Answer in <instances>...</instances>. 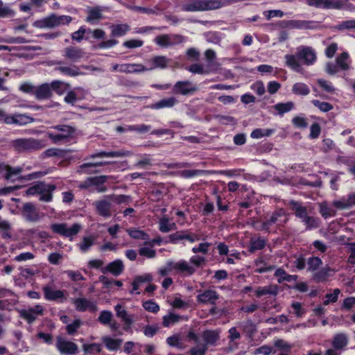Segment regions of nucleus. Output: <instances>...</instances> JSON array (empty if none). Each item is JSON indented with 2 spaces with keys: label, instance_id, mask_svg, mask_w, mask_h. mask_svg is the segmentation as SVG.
<instances>
[{
  "label": "nucleus",
  "instance_id": "8fccbe9b",
  "mask_svg": "<svg viewBox=\"0 0 355 355\" xmlns=\"http://www.w3.org/2000/svg\"><path fill=\"white\" fill-rule=\"evenodd\" d=\"M319 207L320 213L324 218L332 217L336 215V211L330 207L327 202L320 203Z\"/></svg>",
  "mask_w": 355,
  "mask_h": 355
},
{
  "label": "nucleus",
  "instance_id": "7c9ffc66",
  "mask_svg": "<svg viewBox=\"0 0 355 355\" xmlns=\"http://www.w3.org/2000/svg\"><path fill=\"white\" fill-rule=\"evenodd\" d=\"M56 187L54 184H46L43 182V187H41L40 200L44 202H50L53 199V192L55 190Z\"/></svg>",
  "mask_w": 355,
  "mask_h": 355
},
{
  "label": "nucleus",
  "instance_id": "20e7f679",
  "mask_svg": "<svg viewBox=\"0 0 355 355\" xmlns=\"http://www.w3.org/2000/svg\"><path fill=\"white\" fill-rule=\"evenodd\" d=\"M51 229L53 232L72 240L80 232L82 226L79 223H73L71 225L67 223H53L51 225Z\"/></svg>",
  "mask_w": 355,
  "mask_h": 355
},
{
  "label": "nucleus",
  "instance_id": "473e14b6",
  "mask_svg": "<svg viewBox=\"0 0 355 355\" xmlns=\"http://www.w3.org/2000/svg\"><path fill=\"white\" fill-rule=\"evenodd\" d=\"M152 280L153 276L149 273L135 277L132 284V288L130 293L133 294L134 292L137 291L142 284L145 283H149L152 282Z\"/></svg>",
  "mask_w": 355,
  "mask_h": 355
},
{
  "label": "nucleus",
  "instance_id": "c03bdc74",
  "mask_svg": "<svg viewBox=\"0 0 355 355\" xmlns=\"http://www.w3.org/2000/svg\"><path fill=\"white\" fill-rule=\"evenodd\" d=\"M103 341L107 349L110 351L117 350L122 343L121 339H114L108 336L103 338Z\"/></svg>",
  "mask_w": 355,
  "mask_h": 355
},
{
  "label": "nucleus",
  "instance_id": "a18cd8bd",
  "mask_svg": "<svg viewBox=\"0 0 355 355\" xmlns=\"http://www.w3.org/2000/svg\"><path fill=\"white\" fill-rule=\"evenodd\" d=\"M55 69L69 76H76L81 73L80 69L76 66H60Z\"/></svg>",
  "mask_w": 355,
  "mask_h": 355
},
{
  "label": "nucleus",
  "instance_id": "0eeeda50",
  "mask_svg": "<svg viewBox=\"0 0 355 355\" xmlns=\"http://www.w3.org/2000/svg\"><path fill=\"white\" fill-rule=\"evenodd\" d=\"M310 6L323 9H341L346 5L345 0H306Z\"/></svg>",
  "mask_w": 355,
  "mask_h": 355
},
{
  "label": "nucleus",
  "instance_id": "79ce46f5",
  "mask_svg": "<svg viewBox=\"0 0 355 355\" xmlns=\"http://www.w3.org/2000/svg\"><path fill=\"white\" fill-rule=\"evenodd\" d=\"M96 237L91 235L83 238L82 241L78 245L82 252H86L94 244Z\"/></svg>",
  "mask_w": 355,
  "mask_h": 355
},
{
  "label": "nucleus",
  "instance_id": "cd10ccee",
  "mask_svg": "<svg viewBox=\"0 0 355 355\" xmlns=\"http://www.w3.org/2000/svg\"><path fill=\"white\" fill-rule=\"evenodd\" d=\"M290 208L295 212V215L300 219H303L308 216L307 208L304 207L302 202L295 200H291L288 202Z\"/></svg>",
  "mask_w": 355,
  "mask_h": 355
},
{
  "label": "nucleus",
  "instance_id": "aec40b11",
  "mask_svg": "<svg viewBox=\"0 0 355 355\" xmlns=\"http://www.w3.org/2000/svg\"><path fill=\"white\" fill-rule=\"evenodd\" d=\"M175 270L183 274L186 276L192 275L196 270V268L191 265L190 262L185 260H180L178 261H173L172 265Z\"/></svg>",
  "mask_w": 355,
  "mask_h": 355
},
{
  "label": "nucleus",
  "instance_id": "4468645a",
  "mask_svg": "<svg viewBox=\"0 0 355 355\" xmlns=\"http://www.w3.org/2000/svg\"><path fill=\"white\" fill-rule=\"evenodd\" d=\"M21 215L29 222H37L42 217V214L38 211L35 206L31 202H26L23 205Z\"/></svg>",
  "mask_w": 355,
  "mask_h": 355
},
{
  "label": "nucleus",
  "instance_id": "09e8293b",
  "mask_svg": "<svg viewBox=\"0 0 355 355\" xmlns=\"http://www.w3.org/2000/svg\"><path fill=\"white\" fill-rule=\"evenodd\" d=\"M130 30V26L126 24H116L111 26L112 35L115 37L123 36Z\"/></svg>",
  "mask_w": 355,
  "mask_h": 355
},
{
  "label": "nucleus",
  "instance_id": "e2e57ef3",
  "mask_svg": "<svg viewBox=\"0 0 355 355\" xmlns=\"http://www.w3.org/2000/svg\"><path fill=\"white\" fill-rule=\"evenodd\" d=\"M127 232L132 238L135 239L146 240L148 238L146 233L137 229H129Z\"/></svg>",
  "mask_w": 355,
  "mask_h": 355
},
{
  "label": "nucleus",
  "instance_id": "2eb2a0df",
  "mask_svg": "<svg viewBox=\"0 0 355 355\" xmlns=\"http://www.w3.org/2000/svg\"><path fill=\"white\" fill-rule=\"evenodd\" d=\"M170 60L164 55H156L146 60V69L153 71L157 69H164L168 67Z\"/></svg>",
  "mask_w": 355,
  "mask_h": 355
},
{
  "label": "nucleus",
  "instance_id": "6e6552de",
  "mask_svg": "<svg viewBox=\"0 0 355 355\" xmlns=\"http://www.w3.org/2000/svg\"><path fill=\"white\" fill-rule=\"evenodd\" d=\"M112 71L125 73H139L146 71V69L142 64L123 63L112 64Z\"/></svg>",
  "mask_w": 355,
  "mask_h": 355
},
{
  "label": "nucleus",
  "instance_id": "1a4fd4ad",
  "mask_svg": "<svg viewBox=\"0 0 355 355\" xmlns=\"http://www.w3.org/2000/svg\"><path fill=\"white\" fill-rule=\"evenodd\" d=\"M55 347L60 354L65 355L76 354L78 350V347L76 343L61 336L56 338Z\"/></svg>",
  "mask_w": 355,
  "mask_h": 355
},
{
  "label": "nucleus",
  "instance_id": "9b49d317",
  "mask_svg": "<svg viewBox=\"0 0 355 355\" xmlns=\"http://www.w3.org/2000/svg\"><path fill=\"white\" fill-rule=\"evenodd\" d=\"M288 220V216L283 209H279L275 211L270 217L266 220V223L269 229L272 225H276L278 227H282Z\"/></svg>",
  "mask_w": 355,
  "mask_h": 355
},
{
  "label": "nucleus",
  "instance_id": "c85d7f7f",
  "mask_svg": "<svg viewBox=\"0 0 355 355\" xmlns=\"http://www.w3.org/2000/svg\"><path fill=\"white\" fill-rule=\"evenodd\" d=\"M129 9L148 15H157L160 12L164 10L159 5H156L153 8H146L137 6H128Z\"/></svg>",
  "mask_w": 355,
  "mask_h": 355
},
{
  "label": "nucleus",
  "instance_id": "6ab92c4d",
  "mask_svg": "<svg viewBox=\"0 0 355 355\" xmlns=\"http://www.w3.org/2000/svg\"><path fill=\"white\" fill-rule=\"evenodd\" d=\"M221 331L220 329L205 330L202 333V338L204 341L203 345L208 346H216L220 339Z\"/></svg>",
  "mask_w": 355,
  "mask_h": 355
},
{
  "label": "nucleus",
  "instance_id": "4d7b16f0",
  "mask_svg": "<svg viewBox=\"0 0 355 355\" xmlns=\"http://www.w3.org/2000/svg\"><path fill=\"white\" fill-rule=\"evenodd\" d=\"M187 70L195 74H208L210 72L209 67L205 69L202 65L198 63L192 64Z\"/></svg>",
  "mask_w": 355,
  "mask_h": 355
},
{
  "label": "nucleus",
  "instance_id": "412c9836",
  "mask_svg": "<svg viewBox=\"0 0 355 355\" xmlns=\"http://www.w3.org/2000/svg\"><path fill=\"white\" fill-rule=\"evenodd\" d=\"M349 336L346 333L340 332L334 335L331 340V345L333 347L343 352L349 344Z\"/></svg>",
  "mask_w": 355,
  "mask_h": 355
},
{
  "label": "nucleus",
  "instance_id": "2f4dec72",
  "mask_svg": "<svg viewBox=\"0 0 355 355\" xmlns=\"http://www.w3.org/2000/svg\"><path fill=\"white\" fill-rule=\"evenodd\" d=\"M36 98L39 100L47 99L51 97L52 92L51 85L44 83L39 86L34 91Z\"/></svg>",
  "mask_w": 355,
  "mask_h": 355
},
{
  "label": "nucleus",
  "instance_id": "49530a36",
  "mask_svg": "<svg viewBox=\"0 0 355 355\" xmlns=\"http://www.w3.org/2000/svg\"><path fill=\"white\" fill-rule=\"evenodd\" d=\"M182 10L186 12H202L203 11L202 0H196L182 6Z\"/></svg>",
  "mask_w": 355,
  "mask_h": 355
},
{
  "label": "nucleus",
  "instance_id": "bb28decb",
  "mask_svg": "<svg viewBox=\"0 0 355 355\" xmlns=\"http://www.w3.org/2000/svg\"><path fill=\"white\" fill-rule=\"evenodd\" d=\"M124 270V266L123 261L120 259H116L108 263L105 268L102 269L103 272H110L114 276L120 275Z\"/></svg>",
  "mask_w": 355,
  "mask_h": 355
},
{
  "label": "nucleus",
  "instance_id": "393cba45",
  "mask_svg": "<svg viewBox=\"0 0 355 355\" xmlns=\"http://www.w3.org/2000/svg\"><path fill=\"white\" fill-rule=\"evenodd\" d=\"M71 152L72 150L69 149L51 148L46 150L42 153V155L44 157H56L63 159H71V157L69 156V154Z\"/></svg>",
  "mask_w": 355,
  "mask_h": 355
},
{
  "label": "nucleus",
  "instance_id": "7ed1b4c3",
  "mask_svg": "<svg viewBox=\"0 0 355 355\" xmlns=\"http://www.w3.org/2000/svg\"><path fill=\"white\" fill-rule=\"evenodd\" d=\"M72 20L69 15L52 14L34 22L33 26L39 28H53L60 25L69 24Z\"/></svg>",
  "mask_w": 355,
  "mask_h": 355
},
{
  "label": "nucleus",
  "instance_id": "f3484780",
  "mask_svg": "<svg viewBox=\"0 0 355 355\" xmlns=\"http://www.w3.org/2000/svg\"><path fill=\"white\" fill-rule=\"evenodd\" d=\"M94 205L96 207L97 213L105 218H108L112 215V204L110 199L106 198L94 202Z\"/></svg>",
  "mask_w": 355,
  "mask_h": 355
},
{
  "label": "nucleus",
  "instance_id": "ea45409f",
  "mask_svg": "<svg viewBox=\"0 0 355 355\" xmlns=\"http://www.w3.org/2000/svg\"><path fill=\"white\" fill-rule=\"evenodd\" d=\"M266 241L263 237L252 238L250 241L249 251L254 252L265 248Z\"/></svg>",
  "mask_w": 355,
  "mask_h": 355
},
{
  "label": "nucleus",
  "instance_id": "0e129e2a",
  "mask_svg": "<svg viewBox=\"0 0 355 355\" xmlns=\"http://www.w3.org/2000/svg\"><path fill=\"white\" fill-rule=\"evenodd\" d=\"M151 156L150 155L144 154L141 155V158L138 160L135 166L138 168H145L147 166H151Z\"/></svg>",
  "mask_w": 355,
  "mask_h": 355
},
{
  "label": "nucleus",
  "instance_id": "a878e982",
  "mask_svg": "<svg viewBox=\"0 0 355 355\" xmlns=\"http://www.w3.org/2000/svg\"><path fill=\"white\" fill-rule=\"evenodd\" d=\"M64 55L72 62H77L85 56V52L80 48L69 46L64 49Z\"/></svg>",
  "mask_w": 355,
  "mask_h": 355
},
{
  "label": "nucleus",
  "instance_id": "a211bd4d",
  "mask_svg": "<svg viewBox=\"0 0 355 355\" xmlns=\"http://www.w3.org/2000/svg\"><path fill=\"white\" fill-rule=\"evenodd\" d=\"M238 0H202L203 11L219 9L232 3Z\"/></svg>",
  "mask_w": 355,
  "mask_h": 355
},
{
  "label": "nucleus",
  "instance_id": "bf43d9fd",
  "mask_svg": "<svg viewBox=\"0 0 355 355\" xmlns=\"http://www.w3.org/2000/svg\"><path fill=\"white\" fill-rule=\"evenodd\" d=\"M340 293V290L339 288H335L332 293H327L325 295V300L323 302L324 305H328L330 303H335L337 302L338 295Z\"/></svg>",
  "mask_w": 355,
  "mask_h": 355
},
{
  "label": "nucleus",
  "instance_id": "13d9d810",
  "mask_svg": "<svg viewBox=\"0 0 355 355\" xmlns=\"http://www.w3.org/2000/svg\"><path fill=\"white\" fill-rule=\"evenodd\" d=\"M304 225L306 226L307 230H311L317 228L318 227V220L316 218L306 216L305 218L301 220Z\"/></svg>",
  "mask_w": 355,
  "mask_h": 355
},
{
  "label": "nucleus",
  "instance_id": "37998d69",
  "mask_svg": "<svg viewBox=\"0 0 355 355\" xmlns=\"http://www.w3.org/2000/svg\"><path fill=\"white\" fill-rule=\"evenodd\" d=\"M102 18L101 10L98 8H94L89 10L86 21L91 24H96Z\"/></svg>",
  "mask_w": 355,
  "mask_h": 355
},
{
  "label": "nucleus",
  "instance_id": "39448f33",
  "mask_svg": "<svg viewBox=\"0 0 355 355\" xmlns=\"http://www.w3.org/2000/svg\"><path fill=\"white\" fill-rule=\"evenodd\" d=\"M15 148L18 150H40L44 147V143L34 138L18 139L13 141Z\"/></svg>",
  "mask_w": 355,
  "mask_h": 355
},
{
  "label": "nucleus",
  "instance_id": "4be33fe9",
  "mask_svg": "<svg viewBox=\"0 0 355 355\" xmlns=\"http://www.w3.org/2000/svg\"><path fill=\"white\" fill-rule=\"evenodd\" d=\"M196 298L199 303L215 304L216 300L219 298V295L214 290H205L202 293L198 295Z\"/></svg>",
  "mask_w": 355,
  "mask_h": 355
},
{
  "label": "nucleus",
  "instance_id": "f8f14e48",
  "mask_svg": "<svg viewBox=\"0 0 355 355\" xmlns=\"http://www.w3.org/2000/svg\"><path fill=\"white\" fill-rule=\"evenodd\" d=\"M44 298L49 301H59L63 302L66 300L65 291L55 290L51 285H46L42 288Z\"/></svg>",
  "mask_w": 355,
  "mask_h": 355
},
{
  "label": "nucleus",
  "instance_id": "e433bc0d",
  "mask_svg": "<svg viewBox=\"0 0 355 355\" xmlns=\"http://www.w3.org/2000/svg\"><path fill=\"white\" fill-rule=\"evenodd\" d=\"M50 85L51 90L55 91L58 95H62L71 87V85L69 83L60 80H54Z\"/></svg>",
  "mask_w": 355,
  "mask_h": 355
},
{
  "label": "nucleus",
  "instance_id": "774afa93",
  "mask_svg": "<svg viewBox=\"0 0 355 355\" xmlns=\"http://www.w3.org/2000/svg\"><path fill=\"white\" fill-rule=\"evenodd\" d=\"M208 348L206 345L200 344L195 347H193L190 349L191 355H205Z\"/></svg>",
  "mask_w": 355,
  "mask_h": 355
},
{
  "label": "nucleus",
  "instance_id": "680f3d73",
  "mask_svg": "<svg viewBox=\"0 0 355 355\" xmlns=\"http://www.w3.org/2000/svg\"><path fill=\"white\" fill-rule=\"evenodd\" d=\"M151 129V126L146 124L132 125L127 127L128 131H135L141 134H144Z\"/></svg>",
  "mask_w": 355,
  "mask_h": 355
},
{
  "label": "nucleus",
  "instance_id": "603ef678",
  "mask_svg": "<svg viewBox=\"0 0 355 355\" xmlns=\"http://www.w3.org/2000/svg\"><path fill=\"white\" fill-rule=\"evenodd\" d=\"M181 318L182 316H180V315L170 313L169 314L166 315L163 317V326L165 327H168L170 325L178 322Z\"/></svg>",
  "mask_w": 355,
  "mask_h": 355
},
{
  "label": "nucleus",
  "instance_id": "f03ea898",
  "mask_svg": "<svg viewBox=\"0 0 355 355\" xmlns=\"http://www.w3.org/2000/svg\"><path fill=\"white\" fill-rule=\"evenodd\" d=\"M52 130L48 131L47 137L53 144L67 141L73 137L76 129L68 125H57L51 128Z\"/></svg>",
  "mask_w": 355,
  "mask_h": 355
},
{
  "label": "nucleus",
  "instance_id": "3c124183",
  "mask_svg": "<svg viewBox=\"0 0 355 355\" xmlns=\"http://www.w3.org/2000/svg\"><path fill=\"white\" fill-rule=\"evenodd\" d=\"M292 92L296 95L306 96L309 94L310 89L305 83H297L293 85Z\"/></svg>",
  "mask_w": 355,
  "mask_h": 355
},
{
  "label": "nucleus",
  "instance_id": "69168bd1",
  "mask_svg": "<svg viewBox=\"0 0 355 355\" xmlns=\"http://www.w3.org/2000/svg\"><path fill=\"white\" fill-rule=\"evenodd\" d=\"M322 260L316 257H312L309 259L307 264H308V270L314 271L318 270L320 266L322 265Z\"/></svg>",
  "mask_w": 355,
  "mask_h": 355
},
{
  "label": "nucleus",
  "instance_id": "c756f323",
  "mask_svg": "<svg viewBox=\"0 0 355 355\" xmlns=\"http://www.w3.org/2000/svg\"><path fill=\"white\" fill-rule=\"evenodd\" d=\"M108 179V176L107 175H100L96 177H89L87 178L80 185V187L83 189H88L92 186H100V184H103Z\"/></svg>",
  "mask_w": 355,
  "mask_h": 355
},
{
  "label": "nucleus",
  "instance_id": "a19ab883",
  "mask_svg": "<svg viewBox=\"0 0 355 355\" xmlns=\"http://www.w3.org/2000/svg\"><path fill=\"white\" fill-rule=\"evenodd\" d=\"M176 225L175 223H171L169 219L166 216H164L159 219V230L162 232H168L176 229Z\"/></svg>",
  "mask_w": 355,
  "mask_h": 355
},
{
  "label": "nucleus",
  "instance_id": "c9c22d12",
  "mask_svg": "<svg viewBox=\"0 0 355 355\" xmlns=\"http://www.w3.org/2000/svg\"><path fill=\"white\" fill-rule=\"evenodd\" d=\"M214 171L207 170H184L179 173V175L184 178H191L195 176L207 175L214 174Z\"/></svg>",
  "mask_w": 355,
  "mask_h": 355
},
{
  "label": "nucleus",
  "instance_id": "b1692460",
  "mask_svg": "<svg viewBox=\"0 0 355 355\" xmlns=\"http://www.w3.org/2000/svg\"><path fill=\"white\" fill-rule=\"evenodd\" d=\"M114 310L116 311V315L118 318H121L125 324V330H127L128 328H130V326L134 323L133 316L129 315L128 312L123 309L122 306L119 304H116L114 306Z\"/></svg>",
  "mask_w": 355,
  "mask_h": 355
},
{
  "label": "nucleus",
  "instance_id": "de8ad7c7",
  "mask_svg": "<svg viewBox=\"0 0 355 355\" xmlns=\"http://www.w3.org/2000/svg\"><path fill=\"white\" fill-rule=\"evenodd\" d=\"M109 164L107 162H88L80 165L77 169L78 173H91L92 172L88 170L91 167L102 166Z\"/></svg>",
  "mask_w": 355,
  "mask_h": 355
},
{
  "label": "nucleus",
  "instance_id": "6e6d98bb",
  "mask_svg": "<svg viewBox=\"0 0 355 355\" xmlns=\"http://www.w3.org/2000/svg\"><path fill=\"white\" fill-rule=\"evenodd\" d=\"M15 11L11 8L0 0V18L11 17L15 15Z\"/></svg>",
  "mask_w": 355,
  "mask_h": 355
},
{
  "label": "nucleus",
  "instance_id": "9d476101",
  "mask_svg": "<svg viewBox=\"0 0 355 355\" xmlns=\"http://www.w3.org/2000/svg\"><path fill=\"white\" fill-rule=\"evenodd\" d=\"M198 87L189 80L178 81L173 87V92L184 96L193 94Z\"/></svg>",
  "mask_w": 355,
  "mask_h": 355
},
{
  "label": "nucleus",
  "instance_id": "5701e85b",
  "mask_svg": "<svg viewBox=\"0 0 355 355\" xmlns=\"http://www.w3.org/2000/svg\"><path fill=\"white\" fill-rule=\"evenodd\" d=\"M132 155V153L128 150H121L116 151H100L90 155V157L95 159L97 157H124Z\"/></svg>",
  "mask_w": 355,
  "mask_h": 355
},
{
  "label": "nucleus",
  "instance_id": "052dcab7",
  "mask_svg": "<svg viewBox=\"0 0 355 355\" xmlns=\"http://www.w3.org/2000/svg\"><path fill=\"white\" fill-rule=\"evenodd\" d=\"M76 90L80 91L82 90L81 87H76L74 90L69 91L66 95V96L64 98V101L66 103L71 104L73 105L78 100L77 97V93L76 92Z\"/></svg>",
  "mask_w": 355,
  "mask_h": 355
},
{
  "label": "nucleus",
  "instance_id": "423d86ee",
  "mask_svg": "<svg viewBox=\"0 0 355 355\" xmlns=\"http://www.w3.org/2000/svg\"><path fill=\"white\" fill-rule=\"evenodd\" d=\"M44 313V308L40 304H36L33 307H28L19 311V315L28 324L34 322L40 316H42Z\"/></svg>",
  "mask_w": 355,
  "mask_h": 355
},
{
  "label": "nucleus",
  "instance_id": "f257e3e1",
  "mask_svg": "<svg viewBox=\"0 0 355 355\" xmlns=\"http://www.w3.org/2000/svg\"><path fill=\"white\" fill-rule=\"evenodd\" d=\"M286 64L292 70L300 72L302 65L300 62L305 65H313L316 60L317 55L314 49L309 46H300L296 49L295 55L286 54L284 56Z\"/></svg>",
  "mask_w": 355,
  "mask_h": 355
},
{
  "label": "nucleus",
  "instance_id": "f704fd0d",
  "mask_svg": "<svg viewBox=\"0 0 355 355\" xmlns=\"http://www.w3.org/2000/svg\"><path fill=\"white\" fill-rule=\"evenodd\" d=\"M336 63L340 70H349L351 65L349 54L347 52H343L336 58Z\"/></svg>",
  "mask_w": 355,
  "mask_h": 355
},
{
  "label": "nucleus",
  "instance_id": "ddd939ff",
  "mask_svg": "<svg viewBox=\"0 0 355 355\" xmlns=\"http://www.w3.org/2000/svg\"><path fill=\"white\" fill-rule=\"evenodd\" d=\"M35 119L27 114L16 113L5 116L4 123L8 125H25L34 122Z\"/></svg>",
  "mask_w": 355,
  "mask_h": 355
},
{
  "label": "nucleus",
  "instance_id": "338daca9",
  "mask_svg": "<svg viewBox=\"0 0 355 355\" xmlns=\"http://www.w3.org/2000/svg\"><path fill=\"white\" fill-rule=\"evenodd\" d=\"M107 199H110L111 202H116V204H122L128 202L130 200V196L125 195H107Z\"/></svg>",
  "mask_w": 355,
  "mask_h": 355
},
{
  "label": "nucleus",
  "instance_id": "4c0bfd02",
  "mask_svg": "<svg viewBox=\"0 0 355 355\" xmlns=\"http://www.w3.org/2000/svg\"><path fill=\"white\" fill-rule=\"evenodd\" d=\"M295 107L294 103L288 101L286 103H279L273 105V109L277 111V114L282 116L284 114L291 111Z\"/></svg>",
  "mask_w": 355,
  "mask_h": 355
},
{
  "label": "nucleus",
  "instance_id": "72a5a7b5",
  "mask_svg": "<svg viewBox=\"0 0 355 355\" xmlns=\"http://www.w3.org/2000/svg\"><path fill=\"white\" fill-rule=\"evenodd\" d=\"M178 103L177 99L175 97L165 98L159 101L152 104L148 107L153 110H159L166 107H173Z\"/></svg>",
  "mask_w": 355,
  "mask_h": 355
},
{
  "label": "nucleus",
  "instance_id": "5fc2aeb1",
  "mask_svg": "<svg viewBox=\"0 0 355 355\" xmlns=\"http://www.w3.org/2000/svg\"><path fill=\"white\" fill-rule=\"evenodd\" d=\"M155 42L162 48H167L171 46L170 43V35L164 34L157 36L155 38Z\"/></svg>",
  "mask_w": 355,
  "mask_h": 355
},
{
  "label": "nucleus",
  "instance_id": "864d4df0",
  "mask_svg": "<svg viewBox=\"0 0 355 355\" xmlns=\"http://www.w3.org/2000/svg\"><path fill=\"white\" fill-rule=\"evenodd\" d=\"M273 132L274 130L272 129L257 128L251 132L250 137L253 139H259L263 137H269Z\"/></svg>",
  "mask_w": 355,
  "mask_h": 355
},
{
  "label": "nucleus",
  "instance_id": "dca6fc26",
  "mask_svg": "<svg viewBox=\"0 0 355 355\" xmlns=\"http://www.w3.org/2000/svg\"><path fill=\"white\" fill-rule=\"evenodd\" d=\"M72 303L78 311L84 312L89 311L90 312H95L97 310L96 303L85 297L74 298L72 300Z\"/></svg>",
  "mask_w": 355,
  "mask_h": 355
},
{
  "label": "nucleus",
  "instance_id": "58836bf2",
  "mask_svg": "<svg viewBox=\"0 0 355 355\" xmlns=\"http://www.w3.org/2000/svg\"><path fill=\"white\" fill-rule=\"evenodd\" d=\"M256 295L261 297L266 295H276L278 293V288L277 286L270 285L268 286H259L255 291Z\"/></svg>",
  "mask_w": 355,
  "mask_h": 355
}]
</instances>
